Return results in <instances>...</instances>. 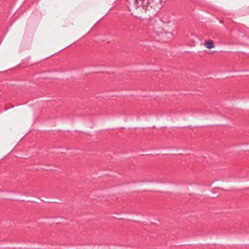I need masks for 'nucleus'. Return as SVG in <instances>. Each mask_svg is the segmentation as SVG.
Masks as SVG:
<instances>
[{
    "label": "nucleus",
    "instance_id": "nucleus-1",
    "mask_svg": "<svg viewBox=\"0 0 249 249\" xmlns=\"http://www.w3.org/2000/svg\"><path fill=\"white\" fill-rule=\"evenodd\" d=\"M139 7V3L137 0H128V8L130 11L137 10Z\"/></svg>",
    "mask_w": 249,
    "mask_h": 249
},
{
    "label": "nucleus",
    "instance_id": "nucleus-2",
    "mask_svg": "<svg viewBox=\"0 0 249 249\" xmlns=\"http://www.w3.org/2000/svg\"><path fill=\"white\" fill-rule=\"evenodd\" d=\"M204 46L206 48L209 49H211L214 47L213 42L211 40H209L206 41L204 43Z\"/></svg>",
    "mask_w": 249,
    "mask_h": 249
},
{
    "label": "nucleus",
    "instance_id": "nucleus-3",
    "mask_svg": "<svg viewBox=\"0 0 249 249\" xmlns=\"http://www.w3.org/2000/svg\"><path fill=\"white\" fill-rule=\"evenodd\" d=\"M244 16L249 15V6L245 9L244 14Z\"/></svg>",
    "mask_w": 249,
    "mask_h": 249
},
{
    "label": "nucleus",
    "instance_id": "nucleus-4",
    "mask_svg": "<svg viewBox=\"0 0 249 249\" xmlns=\"http://www.w3.org/2000/svg\"><path fill=\"white\" fill-rule=\"evenodd\" d=\"M165 35H168V36H169L170 37H171V36H172V34H171V33H166L165 34Z\"/></svg>",
    "mask_w": 249,
    "mask_h": 249
},
{
    "label": "nucleus",
    "instance_id": "nucleus-5",
    "mask_svg": "<svg viewBox=\"0 0 249 249\" xmlns=\"http://www.w3.org/2000/svg\"><path fill=\"white\" fill-rule=\"evenodd\" d=\"M166 0H160V3H163Z\"/></svg>",
    "mask_w": 249,
    "mask_h": 249
},
{
    "label": "nucleus",
    "instance_id": "nucleus-6",
    "mask_svg": "<svg viewBox=\"0 0 249 249\" xmlns=\"http://www.w3.org/2000/svg\"><path fill=\"white\" fill-rule=\"evenodd\" d=\"M72 44H73V43H71V44H70V45H68V46H66V47H65L64 49L66 48H68L69 46H71V45H72Z\"/></svg>",
    "mask_w": 249,
    "mask_h": 249
},
{
    "label": "nucleus",
    "instance_id": "nucleus-7",
    "mask_svg": "<svg viewBox=\"0 0 249 249\" xmlns=\"http://www.w3.org/2000/svg\"><path fill=\"white\" fill-rule=\"evenodd\" d=\"M63 49H62V50H59V52L62 51V50H63Z\"/></svg>",
    "mask_w": 249,
    "mask_h": 249
},
{
    "label": "nucleus",
    "instance_id": "nucleus-8",
    "mask_svg": "<svg viewBox=\"0 0 249 249\" xmlns=\"http://www.w3.org/2000/svg\"><path fill=\"white\" fill-rule=\"evenodd\" d=\"M63 49H62V50H59V52L62 51V50H63Z\"/></svg>",
    "mask_w": 249,
    "mask_h": 249
}]
</instances>
